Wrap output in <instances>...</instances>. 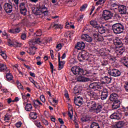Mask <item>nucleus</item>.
<instances>
[{"mask_svg": "<svg viewBox=\"0 0 128 128\" xmlns=\"http://www.w3.org/2000/svg\"><path fill=\"white\" fill-rule=\"evenodd\" d=\"M90 88L91 90H103L101 95V100H106V98L108 96V92L106 88L104 89V86H102V83L98 82H94L89 85Z\"/></svg>", "mask_w": 128, "mask_h": 128, "instance_id": "obj_1", "label": "nucleus"}, {"mask_svg": "<svg viewBox=\"0 0 128 128\" xmlns=\"http://www.w3.org/2000/svg\"><path fill=\"white\" fill-rule=\"evenodd\" d=\"M71 70L72 72H73L74 74H75L76 76H88V74H96V73L94 72V69H87L86 70H84V69L80 68V67L76 66H73Z\"/></svg>", "mask_w": 128, "mask_h": 128, "instance_id": "obj_2", "label": "nucleus"}, {"mask_svg": "<svg viewBox=\"0 0 128 128\" xmlns=\"http://www.w3.org/2000/svg\"><path fill=\"white\" fill-rule=\"evenodd\" d=\"M32 12L36 16H41L42 14H44V16H48V10L44 4H40L39 8L32 9Z\"/></svg>", "mask_w": 128, "mask_h": 128, "instance_id": "obj_3", "label": "nucleus"}, {"mask_svg": "<svg viewBox=\"0 0 128 128\" xmlns=\"http://www.w3.org/2000/svg\"><path fill=\"white\" fill-rule=\"evenodd\" d=\"M112 30L116 34H118L124 32V26L121 23H116L112 26Z\"/></svg>", "mask_w": 128, "mask_h": 128, "instance_id": "obj_4", "label": "nucleus"}, {"mask_svg": "<svg viewBox=\"0 0 128 128\" xmlns=\"http://www.w3.org/2000/svg\"><path fill=\"white\" fill-rule=\"evenodd\" d=\"M108 74L110 76H114L116 78L117 76H120V74H122V72L118 69L112 68L108 70Z\"/></svg>", "mask_w": 128, "mask_h": 128, "instance_id": "obj_5", "label": "nucleus"}, {"mask_svg": "<svg viewBox=\"0 0 128 128\" xmlns=\"http://www.w3.org/2000/svg\"><path fill=\"white\" fill-rule=\"evenodd\" d=\"M88 53L86 50L82 51L78 56V60L80 62H82L84 60H88Z\"/></svg>", "mask_w": 128, "mask_h": 128, "instance_id": "obj_6", "label": "nucleus"}, {"mask_svg": "<svg viewBox=\"0 0 128 128\" xmlns=\"http://www.w3.org/2000/svg\"><path fill=\"white\" fill-rule=\"evenodd\" d=\"M14 4L12 2L6 3L4 5L5 12L7 14H10L12 12V6Z\"/></svg>", "mask_w": 128, "mask_h": 128, "instance_id": "obj_7", "label": "nucleus"}, {"mask_svg": "<svg viewBox=\"0 0 128 128\" xmlns=\"http://www.w3.org/2000/svg\"><path fill=\"white\" fill-rule=\"evenodd\" d=\"M102 16L105 20H110L113 16V14L108 10H104L103 11Z\"/></svg>", "mask_w": 128, "mask_h": 128, "instance_id": "obj_8", "label": "nucleus"}, {"mask_svg": "<svg viewBox=\"0 0 128 128\" xmlns=\"http://www.w3.org/2000/svg\"><path fill=\"white\" fill-rule=\"evenodd\" d=\"M86 106L90 110H94L96 108V103L94 101H86Z\"/></svg>", "mask_w": 128, "mask_h": 128, "instance_id": "obj_9", "label": "nucleus"}, {"mask_svg": "<svg viewBox=\"0 0 128 128\" xmlns=\"http://www.w3.org/2000/svg\"><path fill=\"white\" fill-rule=\"evenodd\" d=\"M74 102L76 106H80L82 104V98L80 97V96H76L74 99Z\"/></svg>", "mask_w": 128, "mask_h": 128, "instance_id": "obj_10", "label": "nucleus"}, {"mask_svg": "<svg viewBox=\"0 0 128 128\" xmlns=\"http://www.w3.org/2000/svg\"><path fill=\"white\" fill-rule=\"evenodd\" d=\"M126 6L124 5L120 4L118 8V12L120 14H127L126 12Z\"/></svg>", "mask_w": 128, "mask_h": 128, "instance_id": "obj_11", "label": "nucleus"}, {"mask_svg": "<svg viewBox=\"0 0 128 128\" xmlns=\"http://www.w3.org/2000/svg\"><path fill=\"white\" fill-rule=\"evenodd\" d=\"M93 38L94 40L96 42H103L104 41V37L100 35L98 33L94 34H93Z\"/></svg>", "mask_w": 128, "mask_h": 128, "instance_id": "obj_12", "label": "nucleus"}, {"mask_svg": "<svg viewBox=\"0 0 128 128\" xmlns=\"http://www.w3.org/2000/svg\"><path fill=\"white\" fill-rule=\"evenodd\" d=\"M84 48H86V44L82 42H78L75 46V48L78 49V50H84Z\"/></svg>", "mask_w": 128, "mask_h": 128, "instance_id": "obj_13", "label": "nucleus"}, {"mask_svg": "<svg viewBox=\"0 0 128 128\" xmlns=\"http://www.w3.org/2000/svg\"><path fill=\"white\" fill-rule=\"evenodd\" d=\"M96 30H98V32L100 34H104L106 32H108V28L99 25L98 28H97Z\"/></svg>", "mask_w": 128, "mask_h": 128, "instance_id": "obj_14", "label": "nucleus"}, {"mask_svg": "<svg viewBox=\"0 0 128 128\" xmlns=\"http://www.w3.org/2000/svg\"><path fill=\"white\" fill-rule=\"evenodd\" d=\"M8 46H14V48H20V44L18 42H13L10 40H8Z\"/></svg>", "mask_w": 128, "mask_h": 128, "instance_id": "obj_15", "label": "nucleus"}, {"mask_svg": "<svg viewBox=\"0 0 128 128\" xmlns=\"http://www.w3.org/2000/svg\"><path fill=\"white\" fill-rule=\"evenodd\" d=\"M82 40H84L86 42H92V37L90 36L87 34H84L82 36Z\"/></svg>", "mask_w": 128, "mask_h": 128, "instance_id": "obj_16", "label": "nucleus"}, {"mask_svg": "<svg viewBox=\"0 0 128 128\" xmlns=\"http://www.w3.org/2000/svg\"><path fill=\"white\" fill-rule=\"evenodd\" d=\"M118 94L116 93H112L110 94L109 100H110V102H116V100H118Z\"/></svg>", "mask_w": 128, "mask_h": 128, "instance_id": "obj_17", "label": "nucleus"}, {"mask_svg": "<svg viewBox=\"0 0 128 128\" xmlns=\"http://www.w3.org/2000/svg\"><path fill=\"white\" fill-rule=\"evenodd\" d=\"M120 106V100L113 102L112 104V108L113 110H116V108H118Z\"/></svg>", "mask_w": 128, "mask_h": 128, "instance_id": "obj_18", "label": "nucleus"}, {"mask_svg": "<svg viewBox=\"0 0 128 128\" xmlns=\"http://www.w3.org/2000/svg\"><path fill=\"white\" fill-rule=\"evenodd\" d=\"M90 78H86L84 76H80L77 78V81L82 82H90Z\"/></svg>", "mask_w": 128, "mask_h": 128, "instance_id": "obj_19", "label": "nucleus"}, {"mask_svg": "<svg viewBox=\"0 0 128 128\" xmlns=\"http://www.w3.org/2000/svg\"><path fill=\"white\" fill-rule=\"evenodd\" d=\"M58 70H60L62 68H64V61L60 62V54H58Z\"/></svg>", "mask_w": 128, "mask_h": 128, "instance_id": "obj_20", "label": "nucleus"}, {"mask_svg": "<svg viewBox=\"0 0 128 128\" xmlns=\"http://www.w3.org/2000/svg\"><path fill=\"white\" fill-rule=\"evenodd\" d=\"M37 48L34 47V46H31L29 48V50L27 51V52L29 54H31L32 56L35 54L36 50Z\"/></svg>", "mask_w": 128, "mask_h": 128, "instance_id": "obj_21", "label": "nucleus"}, {"mask_svg": "<svg viewBox=\"0 0 128 128\" xmlns=\"http://www.w3.org/2000/svg\"><path fill=\"white\" fill-rule=\"evenodd\" d=\"M110 118L112 120H120L122 118V116H120V115H118V114H116V112L113 113L112 115L110 116Z\"/></svg>", "mask_w": 128, "mask_h": 128, "instance_id": "obj_22", "label": "nucleus"}, {"mask_svg": "<svg viewBox=\"0 0 128 128\" xmlns=\"http://www.w3.org/2000/svg\"><path fill=\"white\" fill-rule=\"evenodd\" d=\"M99 54L101 56H110V55L106 54V52H104V49L102 48L99 50Z\"/></svg>", "mask_w": 128, "mask_h": 128, "instance_id": "obj_23", "label": "nucleus"}, {"mask_svg": "<svg viewBox=\"0 0 128 128\" xmlns=\"http://www.w3.org/2000/svg\"><path fill=\"white\" fill-rule=\"evenodd\" d=\"M102 105L98 104L97 105V107L94 108V110L96 111V114H98V112H100L102 110Z\"/></svg>", "mask_w": 128, "mask_h": 128, "instance_id": "obj_24", "label": "nucleus"}, {"mask_svg": "<svg viewBox=\"0 0 128 128\" xmlns=\"http://www.w3.org/2000/svg\"><path fill=\"white\" fill-rule=\"evenodd\" d=\"M103 80L104 81L102 82V84H110L112 82V78L107 76H104Z\"/></svg>", "mask_w": 128, "mask_h": 128, "instance_id": "obj_25", "label": "nucleus"}, {"mask_svg": "<svg viewBox=\"0 0 128 128\" xmlns=\"http://www.w3.org/2000/svg\"><path fill=\"white\" fill-rule=\"evenodd\" d=\"M90 26H93V28H96V29L98 28V26H100V24H98V22L96 20L90 21Z\"/></svg>", "mask_w": 128, "mask_h": 128, "instance_id": "obj_26", "label": "nucleus"}, {"mask_svg": "<svg viewBox=\"0 0 128 128\" xmlns=\"http://www.w3.org/2000/svg\"><path fill=\"white\" fill-rule=\"evenodd\" d=\"M8 69L6 68V66L0 62V72H6Z\"/></svg>", "mask_w": 128, "mask_h": 128, "instance_id": "obj_27", "label": "nucleus"}, {"mask_svg": "<svg viewBox=\"0 0 128 128\" xmlns=\"http://www.w3.org/2000/svg\"><path fill=\"white\" fill-rule=\"evenodd\" d=\"M40 38L34 40L30 42V44H32V46H34V44H40V42H42V41H40Z\"/></svg>", "mask_w": 128, "mask_h": 128, "instance_id": "obj_28", "label": "nucleus"}, {"mask_svg": "<svg viewBox=\"0 0 128 128\" xmlns=\"http://www.w3.org/2000/svg\"><path fill=\"white\" fill-rule=\"evenodd\" d=\"M122 64L128 68V59H126V58L124 57L122 58Z\"/></svg>", "mask_w": 128, "mask_h": 128, "instance_id": "obj_29", "label": "nucleus"}, {"mask_svg": "<svg viewBox=\"0 0 128 128\" xmlns=\"http://www.w3.org/2000/svg\"><path fill=\"white\" fill-rule=\"evenodd\" d=\"M29 116L32 120H36L38 118V114L36 112H32L30 113Z\"/></svg>", "mask_w": 128, "mask_h": 128, "instance_id": "obj_30", "label": "nucleus"}, {"mask_svg": "<svg viewBox=\"0 0 128 128\" xmlns=\"http://www.w3.org/2000/svg\"><path fill=\"white\" fill-rule=\"evenodd\" d=\"M25 110L27 112H30L32 110V106L31 104H26L25 106Z\"/></svg>", "mask_w": 128, "mask_h": 128, "instance_id": "obj_31", "label": "nucleus"}, {"mask_svg": "<svg viewBox=\"0 0 128 128\" xmlns=\"http://www.w3.org/2000/svg\"><path fill=\"white\" fill-rule=\"evenodd\" d=\"M28 12V10H26V7H22L20 9V12L22 14H23V16H26V12Z\"/></svg>", "mask_w": 128, "mask_h": 128, "instance_id": "obj_32", "label": "nucleus"}, {"mask_svg": "<svg viewBox=\"0 0 128 128\" xmlns=\"http://www.w3.org/2000/svg\"><path fill=\"white\" fill-rule=\"evenodd\" d=\"M116 126L117 128H122L124 126V122L120 121L116 123Z\"/></svg>", "mask_w": 128, "mask_h": 128, "instance_id": "obj_33", "label": "nucleus"}, {"mask_svg": "<svg viewBox=\"0 0 128 128\" xmlns=\"http://www.w3.org/2000/svg\"><path fill=\"white\" fill-rule=\"evenodd\" d=\"M34 106H42V104L38 100H33Z\"/></svg>", "mask_w": 128, "mask_h": 128, "instance_id": "obj_34", "label": "nucleus"}, {"mask_svg": "<svg viewBox=\"0 0 128 128\" xmlns=\"http://www.w3.org/2000/svg\"><path fill=\"white\" fill-rule=\"evenodd\" d=\"M6 76L8 80H12V78L14 77L12 76V75L10 74V73H8L7 74H6Z\"/></svg>", "mask_w": 128, "mask_h": 128, "instance_id": "obj_35", "label": "nucleus"}, {"mask_svg": "<svg viewBox=\"0 0 128 128\" xmlns=\"http://www.w3.org/2000/svg\"><path fill=\"white\" fill-rule=\"evenodd\" d=\"M115 46H122V40L120 39H117L116 41V42H114Z\"/></svg>", "mask_w": 128, "mask_h": 128, "instance_id": "obj_36", "label": "nucleus"}, {"mask_svg": "<svg viewBox=\"0 0 128 128\" xmlns=\"http://www.w3.org/2000/svg\"><path fill=\"white\" fill-rule=\"evenodd\" d=\"M120 6V4H118V2L113 3L111 4V6H112V8H114L115 10L118 8V6Z\"/></svg>", "mask_w": 128, "mask_h": 128, "instance_id": "obj_37", "label": "nucleus"}, {"mask_svg": "<svg viewBox=\"0 0 128 128\" xmlns=\"http://www.w3.org/2000/svg\"><path fill=\"white\" fill-rule=\"evenodd\" d=\"M94 94H95L94 92L92 90L87 91L88 96H90V98H92V96H94Z\"/></svg>", "mask_w": 128, "mask_h": 128, "instance_id": "obj_38", "label": "nucleus"}, {"mask_svg": "<svg viewBox=\"0 0 128 128\" xmlns=\"http://www.w3.org/2000/svg\"><path fill=\"white\" fill-rule=\"evenodd\" d=\"M102 66H106V64H108V61L106 60L103 59L102 60Z\"/></svg>", "mask_w": 128, "mask_h": 128, "instance_id": "obj_39", "label": "nucleus"}, {"mask_svg": "<svg viewBox=\"0 0 128 128\" xmlns=\"http://www.w3.org/2000/svg\"><path fill=\"white\" fill-rule=\"evenodd\" d=\"M0 56H2L3 58H4V60H6L8 56H6V54L4 52H2V51H1L0 52Z\"/></svg>", "mask_w": 128, "mask_h": 128, "instance_id": "obj_40", "label": "nucleus"}, {"mask_svg": "<svg viewBox=\"0 0 128 128\" xmlns=\"http://www.w3.org/2000/svg\"><path fill=\"white\" fill-rule=\"evenodd\" d=\"M123 54H124V51H122L120 50H118L116 51V54L118 56H118V57L122 56Z\"/></svg>", "mask_w": 128, "mask_h": 128, "instance_id": "obj_41", "label": "nucleus"}, {"mask_svg": "<svg viewBox=\"0 0 128 128\" xmlns=\"http://www.w3.org/2000/svg\"><path fill=\"white\" fill-rule=\"evenodd\" d=\"M79 88L78 87H74V94H80V90H79Z\"/></svg>", "mask_w": 128, "mask_h": 128, "instance_id": "obj_42", "label": "nucleus"}, {"mask_svg": "<svg viewBox=\"0 0 128 128\" xmlns=\"http://www.w3.org/2000/svg\"><path fill=\"white\" fill-rule=\"evenodd\" d=\"M88 8V4H84V5L80 7V10L81 12H82L86 10V8Z\"/></svg>", "mask_w": 128, "mask_h": 128, "instance_id": "obj_43", "label": "nucleus"}, {"mask_svg": "<svg viewBox=\"0 0 128 128\" xmlns=\"http://www.w3.org/2000/svg\"><path fill=\"white\" fill-rule=\"evenodd\" d=\"M115 113L118 114L120 116H122V110L120 109L118 110Z\"/></svg>", "mask_w": 128, "mask_h": 128, "instance_id": "obj_44", "label": "nucleus"}, {"mask_svg": "<svg viewBox=\"0 0 128 128\" xmlns=\"http://www.w3.org/2000/svg\"><path fill=\"white\" fill-rule=\"evenodd\" d=\"M53 28H62V25H60V24H54L53 26Z\"/></svg>", "mask_w": 128, "mask_h": 128, "instance_id": "obj_45", "label": "nucleus"}, {"mask_svg": "<svg viewBox=\"0 0 128 128\" xmlns=\"http://www.w3.org/2000/svg\"><path fill=\"white\" fill-rule=\"evenodd\" d=\"M98 124L96 122H93L91 125H90V128H94V126H98Z\"/></svg>", "mask_w": 128, "mask_h": 128, "instance_id": "obj_46", "label": "nucleus"}, {"mask_svg": "<svg viewBox=\"0 0 128 128\" xmlns=\"http://www.w3.org/2000/svg\"><path fill=\"white\" fill-rule=\"evenodd\" d=\"M20 0H14V2L16 4V6L15 7L16 10L18 9V2Z\"/></svg>", "mask_w": 128, "mask_h": 128, "instance_id": "obj_47", "label": "nucleus"}, {"mask_svg": "<svg viewBox=\"0 0 128 128\" xmlns=\"http://www.w3.org/2000/svg\"><path fill=\"white\" fill-rule=\"evenodd\" d=\"M124 88L126 90V91L128 92V82H126L125 83L124 85Z\"/></svg>", "mask_w": 128, "mask_h": 128, "instance_id": "obj_48", "label": "nucleus"}, {"mask_svg": "<svg viewBox=\"0 0 128 128\" xmlns=\"http://www.w3.org/2000/svg\"><path fill=\"white\" fill-rule=\"evenodd\" d=\"M81 120H82L83 122H90V119L88 118H86L84 117H83L81 118Z\"/></svg>", "mask_w": 128, "mask_h": 128, "instance_id": "obj_49", "label": "nucleus"}, {"mask_svg": "<svg viewBox=\"0 0 128 128\" xmlns=\"http://www.w3.org/2000/svg\"><path fill=\"white\" fill-rule=\"evenodd\" d=\"M36 36H42V30H38L36 32Z\"/></svg>", "mask_w": 128, "mask_h": 128, "instance_id": "obj_50", "label": "nucleus"}, {"mask_svg": "<svg viewBox=\"0 0 128 128\" xmlns=\"http://www.w3.org/2000/svg\"><path fill=\"white\" fill-rule=\"evenodd\" d=\"M40 100H41L42 102H46V98H44V95H41L40 96Z\"/></svg>", "mask_w": 128, "mask_h": 128, "instance_id": "obj_51", "label": "nucleus"}, {"mask_svg": "<svg viewBox=\"0 0 128 128\" xmlns=\"http://www.w3.org/2000/svg\"><path fill=\"white\" fill-rule=\"evenodd\" d=\"M92 98H93L94 100H98L99 98L98 96V94H96V93H94V95Z\"/></svg>", "mask_w": 128, "mask_h": 128, "instance_id": "obj_52", "label": "nucleus"}, {"mask_svg": "<svg viewBox=\"0 0 128 128\" xmlns=\"http://www.w3.org/2000/svg\"><path fill=\"white\" fill-rule=\"evenodd\" d=\"M21 38L22 40H26V34H22V35H21Z\"/></svg>", "mask_w": 128, "mask_h": 128, "instance_id": "obj_53", "label": "nucleus"}, {"mask_svg": "<svg viewBox=\"0 0 128 128\" xmlns=\"http://www.w3.org/2000/svg\"><path fill=\"white\" fill-rule=\"evenodd\" d=\"M117 48H120V50H121V52H124V50H126V48L124 47H122V46H117Z\"/></svg>", "mask_w": 128, "mask_h": 128, "instance_id": "obj_54", "label": "nucleus"}, {"mask_svg": "<svg viewBox=\"0 0 128 128\" xmlns=\"http://www.w3.org/2000/svg\"><path fill=\"white\" fill-rule=\"evenodd\" d=\"M22 123L20 122H17L16 124V128H20V126H22Z\"/></svg>", "mask_w": 128, "mask_h": 128, "instance_id": "obj_55", "label": "nucleus"}, {"mask_svg": "<svg viewBox=\"0 0 128 128\" xmlns=\"http://www.w3.org/2000/svg\"><path fill=\"white\" fill-rule=\"evenodd\" d=\"M34 84V86H36V88H40L39 86H36V84H38V83L36 82H34V80L31 81Z\"/></svg>", "mask_w": 128, "mask_h": 128, "instance_id": "obj_56", "label": "nucleus"}, {"mask_svg": "<svg viewBox=\"0 0 128 128\" xmlns=\"http://www.w3.org/2000/svg\"><path fill=\"white\" fill-rule=\"evenodd\" d=\"M124 42L126 44H128V35L124 38Z\"/></svg>", "mask_w": 128, "mask_h": 128, "instance_id": "obj_57", "label": "nucleus"}, {"mask_svg": "<svg viewBox=\"0 0 128 128\" xmlns=\"http://www.w3.org/2000/svg\"><path fill=\"white\" fill-rule=\"evenodd\" d=\"M18 88L19 90H23L24 88V86L22 85V84H19V85L18 86Z\"/></svg>", "mask_w": 128, "mask_h": 128, "instance_id": "obj_58", "label": "nucleus"}, {"mask_svg": "<svg viewBox=\"0 0 128 128\" xmlns=\"http://www.w3.org/2000/svg\"><path fill=\"white\" fill-rule=\"evenodd\" d=\"M62 44H59L56 46V48H58V50H61L62 49Z\"/></svg>", "mask_w": 128, "mask_h": 128, "instance_id": "obj_59", "label": "nucleus"}, {"mask_svg": "<svg viewBox=\"0 0 128 128\" xmlns=\"http://www.w3.org/2000/svg\"><path fill=\"white\" fill-rule=\"evenodd\" d=\"M50 56H51V58L54 59V50H50Z\"/></svg>", "mask_w": 128, "mask_h": 128, "instance_id": "obj_60", "label": "nucleus"}, {"mask_svg": "<svg viewBox=\"0 0 128 128\" xmlns=\"http://www.w3.org/2000/svg\"><path fill=\"white\" fill-rule=\"evenodd\" d=\"M58 122H60V124H64V120H62V119L59 118L58 119Z\"/></svg>", "mask_w": 128, "mask_h": 128, "instance_id": "obj_61", "label": "nucleus"}, {"mask_svg": "<svg viewBox=\"0 0 128 128\" xmlns=\"http://www.w3.org/2000/svg\"><path fill=\"white\" fill-rule=\"evenodd\" d=\"M43 124H44L45 126H48V120H43Z\"/></svg>", "mask_w": 128, "mask_h": 128, "instance_id": "obj_62", "label": "nucleus"}, {"mask_svg": "<svg viewBox=\"0 0 128 128\" xmlns=\"http://www.w3.org/2000/svg\"><path fill=\"white\" fill-rule=\"evenodd\" d=\"M4 120H10V116H8L6 115Z\"/></svg>", "mask_w": 128, "mask_h": 128, "instance_id": "obj_63", "label": "nucleus"}, {"mask_svg": "<svg viewBox=\"0 0 128 128\" xmlns=\"http://www.w3.org/2000/svg\"><path fill=\"white\" fill-rule=\"evenodd\" d=\"M15 34H18V32H20V28H16V30H14Z\"/></svg>", "mask_w": 128, "mask_h": 128, "instance_id": "obj_64", "label": "nucleus"}]
</instances>
